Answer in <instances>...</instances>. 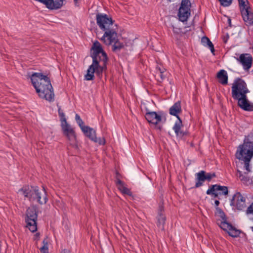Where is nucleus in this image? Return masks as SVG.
<instances>
[{"label":"nucleus","instance_id":"nucleus-3","mask_svg":"<svg viewBox=\"0 0 253 253\" xmlns=\"http://www.w3.org/2000/svg\"><path fill=\"white\" fill-rule=\"evenodd\" d=\"M253 157V134L246 136L244 143L240 145L236 153V157L244 162L245 169L250 171V162Z\"/></svg>","mask_w":253,"mask_h":253},{"label":"nucleus","instance_id":"nucleus-35","mask_svg":"<svg viewBox=\"0 0 253 253\" xmlns=\"http://www.w3.org/2000/svg\"><path fill=\"white\" fill-rule=\"evenodd\" d=\"M206 193L208 195H212L214 198H218V199H219L218 196H220V192H218L217 191H213L211 193H208L207 190Z\"/></svg>","mask_w":253,"mask_h":253},{"label":"nucleus","instance_id":"nucleus-7","mask_svg":"<svg viewBox=\"0 0 253 253\" xmlns=\"http://www.w3.org/2000/svg\"><path fill=\"white\" fill-rule=\"evenodd\" d=\"M37 207L35 205L31 206L26 210L25 220L27 224L26 227L32 232H34L37 230Z\"/></svg>","mask_w":253,"mask_h":253},{"label":"nucleus","instance_id":"nucleus-43","mask_svg":"<svg viewBox=\"0 0 253 253\" xmlns=\"http://www.w3.org/2000/svg\"><path fill=\"white\" fill-rule=\"evenodd\" d=\"M159 129H161V127L160 126L159 127Z\"/></svg>","mask_w":253,"mask_h":253},{"label":"nucleus","instance_id":"nucleus-10","mask_svg":"<svg viewBox=\"0 0 253 253\" xmlns=\"http://www.w3.org/2000/svg\"><path fill=\"white\" fill-rule=\"evenodd\" d=\"M230 205L235 207L238 210H243L247 207L246 198L241 193L236 192L231 200Z\"/></svg>","mask_w":253,"mask_h":253},{"label":"nucleus","instance_id":"nucleus-24","mask_svg":"<svg viewBox=\"0 0 253 253\" xmlns=\"http://www.w3.org/2000/svg\"><path fill=\"white\" fill-rule=\"evenodd\" d=\"M238 105L243 110L246 111H253V103L249 100L238 102Z\"/></svg>","mask_w":253,"mask_h":253},{"label":"nucleus","instance_id":"nucleus-42","mask_svg":"<svg viewBox=\"0 0 253 253\" xmlns=\"http://www.w3.org/2000/svg\"><path fill=\"white\" fill-rule=\"evenodd\" d=\"M228 38H229V36H227V37L226 38H224L223 39L224 42L226 43L227 42V40H228Z\"/></svg>","mask_w":253,"mask_h":253},{"label":"nucleus","instance_id":"nucleus-2","mask_svg":"<svg viewBox=\"0 0 253 253\" xmlns=\"http://www.w3.org/2000/svg\"><path fill=\"white\" fill-rule=\"evenodd\" d=\"M31 80L40 97L50 102L54 100L53 89L48 77L40 73H34L31 75Z\"/></svg>","mask_w":253,"mask_h":253},{"label":"nucleus","instance_id":"nucleus-25","mask_svg":"<svg viewBox=\"0 0 253 253\" xmlns=\"http://www.w3.org/2000/svg\"><path fill=\"white\" fill-rule=\"evenodd\" d=\"M201 42L203 45L208 46L210 49L211 52L214 54V48L213 44L207 37H203L201 39Z\"/></svg>","mask_w":253,"mask_h":253},{"label":"nucleus","instance_id":"nucleus-19","mask_svg":"<svg viewBox=\"0 0 253 253\" xmlns=\"http://www.w3.org/2000/svg\"><path fill=\"white\" fill-rule=\"evenodd\" d=\"M178 120L176 121L173 126V129L177 137H182L186 135L188 133L187 131H183L181 130V127L183 126L182 122L180 118H177Z\"/></svg>","mask_w":253,"mask_h":253},{"label":"nucleus","instance_id":"nucleus-41","mask_svg":"<svg viewBox=\"0 0 253 253\" xmlns=\"http://www.w3.org/2000/svg\"><path fill=\"white\" fill-rule=\"evenodd\" d=\"M61 253H70V252L69 250L64 249L62 251Z\"/></svg>","mask_w":253,"mask_h":253},{"label":"nucleus","instance_id":"nucleus-33","mask_svg":"<svg viewBox=\"0 0 253 253\" xmlns=\"http://www.w3.org/2000/svg\"><path fill=\"white\" fill-rule=\"evenodd\" d=\"M121 177V175L119 173V172L118 171H116V176H115V177H116L115 182H116V185H119L120 184H122V183L123 182L120 179Z\"/></svg>","mask_w":253,"mask_h":253},{"label":"nucleus","instance_id":"nucleus-40","mask_svg":"<svg viewBox=\"0 0 253 253\" xmlns=\"http://www.w3.org/2000/svg\"><path fill=\"white\" fill-rule=\"evenodd\" d=\"M214 203H215V207H216V208H218V206L219 205V202L218 200H215L214 201Z\"/></svg>","mask_w":253,"mask_h":253},{"label":"nucleus","instance_id":"nucleus-27","mask_svg":"<svg viewBox=\"0 0 253 253\" xmlns=\"http://www.w3.org/2000/svg\"><path fill=\"white\" fill-rule=\"evenodd\" d=\"M119 190L123 194L129 196L132 195V193L130 190L124 186V182L117 185Z\"/></svg>","mask_w":253,"mask_h":253},{"label":"nucleus","instance_id":"nucleus-31","mask_svg":"<svg viewBox=\"0 0 253 253\" xmlns=\"http://www.w3.org/2000/svg\"><path fill=\"white\" fill-rule=\"evenodd\" d=\"M216 210L218 212V213L219 214V216L222 219L221 221L227 222L226 215H225L224 212L223 211L219 208H216Z\"/></svg>","mask_w":253,"mask_h":253},{"label":"nucleus","instance_id":"nucleus-34","mask_svg":"<svg viewBox=\"0 0 253 253\" xmlns=\"http://www.w3.org/2000/svg\"><path fill=\"white\" fill-rule=\"evenodd\" d=\"M221 4L223 6H229L232 1V0H218Z\"/></svg>","mask_w":253,"mask_h":253},{"label":"nucleus","instance_id":"nucleus-28","mask_svg":"<svg viewBox=\"0 0 253 253\" xmlns=\"http://www.w3.org/2000/svg\"><path fill=\"white\" fill-rule=\"evenodd\" d=\"M240 11L250 7L248 5L249 3L248 0H238Z\"/></svg>","mask_w":253,"mask_h":253},{"label":"nucleus","instance_id":"nucleus-20","mask_svg":"<svg viewBox=\"0 0 253 253\" xmlns=\"http://www.w3.org/2000/svg\"><path fill=\"white\" fill-rule=\"evenodd\" d=\"M213 191L220 192V195H227L228 193V190L227 186H221L218 184L212 185L208 190V193H211Z\"/></svg>","mask_w":253,"mask_h":253},{"label":"nucleus","instance_id":"nucleus-16","mask_svg":"<svg viewBox=\"0 0 253 253\" xmlns=\"http://www.w3.org/2000/svg\"><path fill=\"white\" fill-rule=\"evenodd\" d=\"M145 118L149 123L156 125L160 122L162 118L160 115L158 114L156 112L147 111L145 114Z\"/></svg>","mask_w":253,"mask_h":253},{"label":"nucleus","instance_id":"nucleus-36","mask_svg":"<svg viewBox=\"0 0 253 253\" xmlns=\"http://www.w3.org/2000/svg\"><path fill=\"white\" fill-rule=\"evenodd\" d=\"M158 75L160 77V79H158V81L160 82H162L166 78V76H167L166 71L164 72H162L161 73H158Z\"/></svg>","mask_w":253,"mask_h":253},{"label":"nucleus","instance_id":"nucleus-38","mask_svg":"<svg viewBox=\"0 0 253 253\" xmlns=\"http://www.w3.org/2000/svg\"><path fill=\"white\" fill-rule=\"evenodd\" d=\"M156 69L158 70V71H159V73H161V72H166V69L164 68L163 66H158L157 67H156Z\"/></svg>","mask_w":253,"mask_h":253},{"label":"nucleus","instance_id":"nucleus-44","mask_svg":"<svg viewBox=\"0 0 253 253\" xmlns=\"http://www.w3.org/2000/svg\"><path fill=\"white\" fill-rule=\"evenodd\" d=\"M252 230H253V227H252Z\"/></svg>","mask_w":253,"mask_h":253},{"label":"nucleus","instance_id":"nucleus-30","mask_svg":"<svg viewBox=\"0 0 253 253\" xmlns=\"http://www.w3.org/2000/svg\"><path fill=\"white\" fill-rule=\"evenodd\" d=\"M57 107L58 115L60 117V120L61 121V123L66 121L67 120L65 117V115L63 112V111L62 110L61 107L58 106V105H57Z\"/></svg>","mask_w":253,"mask_h":253},{"label":"nucleus","instance_id":"nucleus-23","mask_svg":"<svg viewBox=\"0 0 253 253\" xmlns=\"http://www.w3.org/2000/svg\"><path fill=\"white\" fill-rule=\"evenodd\" d=\"M181 111V104L180 101L175 102L170 108L169 114L175 116L177 118H179L178 114Z\"/></svg>","mask_w":253,"mask_h":253},{"label":"nucleus","instance_id":"nucleus-29","mask_svg":"<svg viewBox=\"0 0 253 253\" xmlns=\"http://www.w3.org/2000/svg\"><path fill=\"white\" fill-rule=\"evenodd\" d=\"M43 246L40 249V250L42 253H48V241L46 239H44L42 241Z\"/></svg>","mask_w":253,"mask_h":253},{"label":"nucleus","instance_id":"nucleus-17","mask_svg":"<svg viewBox=\"0 0 253 253\" xmlns=\"http://www.w3.org/2000/svg\"><path fill=\"white\" fill-rule=\"evenodd\" d=\"M64 0H46L44 4L49 9H58L63 5Z\"/></svg>","mask_w":253,"mask_h":253},{"label":"nucleus","instance_id":"nucleus-9","mask_svg":"<svg viewBox=\"0 0 253 253\" xmlns=\"http://www.w3.org/2000/svg\"><path fill=\"white\" fill-rule=\"evenodd\" d=\"M249 90L245 82L240 78L236 79L232 86V97H237L239 93Z\"/></svg>","mask_w":253,"mask_h":253},{"label":"nucleus","instance_id":"nucleus-5","mask_svg":"<svg viewBox=\"0 0 253 253\" xmlns=\"http://www.w3.org/2000/svg\"><path fill=\"white\" fill-rule=\"evenodd\" d=\"M25 197L30 202L37 201L41 205L45 204L48 201L46 192L44 187L40 190L37 186H26L19 190Z\"/></svg>","mask_w":253,"mask_h":253},{"label":"nucleus","instance_id":"nucleus-14","mask_svg":"<svg viewBox=\"0 0 253 253\" xmlns=\"http://www.w3.org/2000/svg\"><path fill=\"white\" fill-rule=\"evenodd\" d=\"M238 60L242 64L245 70H248L251 68L253 58L250 54H241Z\"/></svg>","mask_w":253,"mask_h":253},{"label":"nucleus","instance_id":"nucleus-18","mask_svg":"<svg viewBox=\"0 0 253 253\" xmlns=\"http://www.w3.org/2000/svg\"><path fill=\"white\" fill-rule=\"evenodd\" d=\"M164 211V206L163 205H160L158 210L157 225L158 227L161 228L162 230H164V224L166 221V216L163 213Z\"/></svg>","mask_w":253,"mask_h":253},{"label":"nucleus","instance_id":"nucleus-21","mask_svg":"<svg viewBox=\"0 0 253 253\" xmlns=\"http://www.w3.org/2000/svg\"><path fill=\"white\" fill-rule=\"evenodd\" d=\"M190 15V8H185L180 7L178 10V16L180 21L185 22Z\"/></svg>","mask_w":253,"mask_h":253},{"label":"nucleus","instance_id":"nucleus-13","mask_svg":"<svg viewBox=\"0 0 253 253\" xmlns=\"http://www.w3.org/2000/svg\"><path fill=\"white\" fill-rule=\"evenodd\" d=\"M220 227L223 230L226 231L228 235L232 237L236 238L239 236L241 231L232 226L230 223L221 221Z\"/></svg>","mask_w":253,"mask_h":253},{"label":"nucleus","instance_id":"nucleus-8","mask_svg":"<svg viewBox=\"0 0 253 253\" xmlns=\"http://www.w3.org/2000/svg\"><path fill=\"white\" fill-rule=\"evenodd\" d=\"M61 126L62 127L63 133L67 138L70 145L75 148H78L76 135L74 129L68 124L67 121L61 122Z\"/></svg>","mask_w":253,"mask_h":253},{"label":"nucleus","instance_id":"nucleus-1","mask_svg":"<svg viewBox=\"0 0 253 253\" xmlns=\"http://www.w3.org/2000/svg\"><path fill=\"white\" fill-rule=\"evenodd\" d=\"M91 50L90 56L92 58V63L87 69L85 79L87 81L94 79V74L101 78L102 73L107 69L108 57L106 52L103 50L101 44L97 41L94 42Z\"/></svg>","mask_w":253,"mask_h":253},{"label":"nucleus","instance_id":"nucleus-11","mask_svg":"<svg viewBox=\"0 0 253 253\" xmlns=\"http://www.w3.org/2000/svg\"><path fill=\"white\" fill-rule=\"evenodd\" d=\"M195 175L197 181L195 184L196 188L202 186L205 181H210L212 178L215 177V173H207L204 170H201L196 173Z\"/></svg>","mask_w":253,"mask_h":253},{"label":"nucleus","instance_id":"nucleus-12","mask_svg":"<svg viewBox=\"0 0 253 253\" xmlns=\"http://www.w3.org/2000/svg\"><path fill=\"white\" fill-rule=\"evenodd\" d=\"M108 37L105 38H101V40L106 45H110L113 43L112 46V50L114 52H119L120 50L124 48V45L123 42H121L119 41L118 39L117 31H116V35L114 37V38H111L108 40L109 42H107V39Z\"/></svg>","mask_w":253,"mask_h":253},{"label":"nucleus","instance_id":"nucleus-37","mask_svg":"<svg viewBox=\"0 0 253 253\" xmlns=\"http://www.w3.org/2000/svg\"><path fill=\"white\" fill-rule=\"evenodd\" d=\"M246 214H253V203L246 210Z\"/></svg>","mask_w":253,"mask_h":253},{"label":"nucleus","instance_id":"nucleus-32","mask_svg":"<svg viewBox=\"0 0 253 253\" xmlns=\"http://www.w3.org/2000/svg\"><path fill=\"white\" fill-rule=\"evenodd\" d=\"M180 7L185 8H190L191 7V3L189 0H182L181 5Z\"/></svg>","mask_w":253,"mask_h":253},{"label":"nucleus","instance_id":"nucleus-22","mask_svg":"<svg viewBox=\"0 0 253 253\" xmlns=\"http://www.w3.org/2000/svg\"><path fill=\"white\" fill-rule=\"evenodd\" d=\"M218 82L222 85H226L228 83V75L226 71L224 70H220L216 75Z\"/></svg>","mask_w":253,"mask_h":253},{"label":"nucleus","instance_id":"nucleus-15","mask_svg":"<svg viewBox=\"0 0 253 253\" xmlns=\"http://www.w3.org/2000/svg\"><path fill=\"white\" fill-rule=\"evenodd\" d=\"M240 12L245 24L248 26L253 25V12L251 7L241 10Z\"/></svg>","mask_w":253,"mask_h":253},{"label":"nucleus","instance_id":"nucleus-6","mask_svg":"<svg viewBox=\"0 0 253 253\" xmlns=\"http://www.w3.org/2000/svg\"><path fill=\"white\" fill-rule=\"evenodd\" d=\"M75 119L77 124L86 136L89 138L91 140L95 143H98L100 145L105 144V139L104 138H97L96 136L95 131L92 128L84 126V122L80 116L77 114H76Z\"/></svg>","mask_w":253,"mask_h":253},{"label":"nucleus","instance_id":"nucleus-39","mask_svg":"<svg viewBox=\"0 0 253 253\" xmlns=\"http://www.w3.org/2000/svg\"><path fill=\"white\" fill-rule=\"evenodd\" d=\"M39 237H40V233H37L35 235V240H39Z\"/></svg>","mask_w":253,"mask_h":253},{"label":"nucleus","instance_id":"nucleus-4","mask_svg":"<svg viewBox=\"0 0 253 253\" xmlns=\"http://www.w3.org/2000/svg\"><path fill=\"white\" fill-rule=\"evenodd\" d=\"M96 23L99 28L104 31V35L101 38L108 37L109 39L113 38L116 35L117 25L115 24V21L112 17L106 14L97 13L96 15ZM109 42V41H107Z\"/></svg>","mask_w":253,"mask_h":253},{"label":"nucleus","instance_id":"nucleus-26","mask_svg":"<svg viewBox=\"0 0 253 253\" xmlns=\"http://www.w3.org/2000/svg\"><path fill=\"white\" fill-rule=\"evenodd\" d=\"M249 92V90H248L246 91H244L243 92H240V93H239L238 96L236 97L234 96L232 97L235 99L238 100V102H241V101H247L249 100L247 98V93Z\"/></svg>","mask_w":253,"mask_h":253}]
</instances>
